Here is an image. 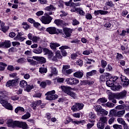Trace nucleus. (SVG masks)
<instances>
[{
    "label": "nucleus",
    "mask_w": 129,
    "mask_h": 129,
    "mask_svg": "<svg viewBox=\"0 0 129 129\" xmlns=\"http://www.w3.org/2000/svg\"><path fill=\"white\" fill-rule=\"evenodd\" d=\"M127 94V92L125 90H123L120 93H111L108 95V99L113 103H116V99H125Z\"/></svg>",
    "instance_id": "f257e3e1"
},
{
    "label": "nucleus",
    "mask_w": 129,
    "mask_h": 129,
    "mask_svg": "<svg viewBox=\"0 0 129 129\" xmlns=\"http://www.w3.org/2000/svg\"><path fill=\"white\" fill-rule=\"evenodd\" d=\"M7 124L8 127H22L23 129H27L28 127V124L26 122L20 121H14L12 119L8 120L7 122Z\"/></svg>",
    "instance_id": "f03ea898"
},
{
    "label": "nucleus",
    "mask_w": 129,
    "mask_h": 129,
    "mask_svg": "<svg viewBox=\"0 0 129 129\" xmlns=\"http://www.w3.org/2000/svg\"><path fill=\"white\" fill-rule=\"evenodd\" d=\"M8 100L9 98L7 96L0 95V103L2 105L8 110H13V106Z\"/></svg>",
    "instance_id": "7ed1b4c3"
},
{
    "label": "nucleus",
    "mask_w": 129,
    "mask_h": 129,
    "mask_svg": "<svg viewBox=\"0 0 129 129\" xmlns=\"http://www.w3.org/2000/svg\"><path fill=\"white\" fill-rule=\"evenodd\" d=\"M45 95H47L46 97L47 100H54L56 98H58V96L55 94V90L48 92Z\"/></svg>",
    "instance_id": "20e7f679"
},
{
    "label": "nucleus",
    "mask_w": 129,
    "mask_h": 129,
    "mask_svg": "<svg viewBox=\"0 0 129 129\" xmlns=\"http://www.w3.org/2000/svg\"><path fill=\"white\" fill-rule=\"evenodd\" d=\"M83 107H84V104L83 103H76L71 107V109L74 112H76V111H79V110L83 109Z\"/></svg>",
    "instance_id": "39448f33"
},
{
    "label": "nucleus",
    "mask_w": 129,
    "mask_h": 129,
    "mask_svg": "<svg viewBox=\"0 0 129 129\" xmlns=\"http://www.w3.org/2000/svg\"><path fill=\"white\" fill-rule=\"evenodd\" d=\"M52 20L53 18L49 15L46 16H42L40 19L41 22L42 23V24H44V25H49V24H50V23L52 22Z\"/></svg>",
    "instance_id": "423d86ee"
},
{
    "label": "nucleus",
    "mask_w": 129,
    "mask_h": 129,
    "mask_svg": "<svg viewBox=\"0 0 129 129\" xmlns=\"http://www.w3.org/2000/svg\"><path fill=\"white\" fill-rule=\"evenodd\" d=\"M47 32L50 34V35H54L55 34H60L62 33V30L56 28L55 27H50L46 29Z\"/></svg>",
    "instance_id": "0eeeda50"
},
{
    "label": "nucleus",
    "mask_w": 129,
    "mask_h": 129,
    "mask_svg": "<svg viewBox=\"0 0 129 129\" xmlns=\"http://www.w3.org/2000/svg\"><path fill=\"white\" fill-rule=\"evenodd\" d=\"M118 79L117 77H114L107 81L106 82L107 86L108 87H113V85H115L117 83V80Z\"/></svg>",
    "instance_id": "6e6552de"
},
{
    "label": "nucleus",
    "mask_w": 129,
    "mask_h": 129,
    "mask_svg": "<svg viewBox=\"0 0 129 129\" xmlns=\"http://www.w3.org/2000/svg\"><path fill=\"white\" fill-rule=\"evenodd\" d=\"M28 39L32 41L33 43H38L41 41V38L39 36L33 35L31 33L28 34Z\"/></svg>",
    "instance_id": "1a4fd4ad"
},
{
    "label": "nucleus",
    "mask_w": 129,
    "mask_h": 129,
    "mask_svg": "<svg viewBox=\"0 0 129 129\" xmlns=\"http://www.w3.org/2000/svg\"><path fill=\"white\" fill-rule=\"evenodd\" d=\"M121 80L122 81V84L123 87H126L129 85V80L126 77L121 75L120 77Z\"/></svg>",
    "instance_id": "9d476101"
},
{
    "label": "nucleus",
    "mask_w": 129,
    "mask_h": 129,
    "mask_svg": "<svg viewBox=\"0 0 129 129\" xmlns=\"http://www.w3.org/2000/svg\"><path fill=\"white\" fill-rule=\"evenodd\" d=\"M33 59L36 60L40 64L46 63V58L43 56H33Z\"/></svg>",
    "instance_id": "9b49d317"
},
{
    "label": "nucleus",
    "mask_w": 129,
    "mask_h": 129,
    "mask_svg": "<svg viewBox=\"0 0 129 129\" xmlns=\"http://www.w3.org/2000/svg\"><path fill=\"white\" fill-rule=\"evenodd\" d=\"M59 50H61V54L62 56H65L67 55V52L66 51V49H70V47L67 45H62L59 48Z\"/></svg>",
    "instance_id": "f8f14e48"
},
{
    "label": "nucleus",
    "mask_w": 129,
    "mask_h": 129,
    "mask_svg": "<svg viewBox=\"0 0 129 129\" xmlns=\"http://www.w3.org/2000/svg\"><path fill=\"white\" fill-rule=\"evenodd\" d=\"M11 47V41L6 40L4 42H0V48H10Z\"/></svg>",
    "instance_id": "ddd939ff"
},
{
    "label": "nucleus",
    "mask_w": 129,
    "mask_h": 129,
    "mask_svg": "<svg viewBox=\"0 0 129 129\" xmlns=\"http://www.w3.org/2000/svg\"><path fill=\"white\" fill-rule=\"evenodd\" d=\"M63 33L64 35H66V38H68V37H70L71 34H72V29L65 28L63 29Z\"/></svg>",
    "instance_id": "4468645a"
},
{
    "label": "nucleus",
    "mask_w": 129,
    "mask_h": 129,
    "mask_svg": "<svg viewBox=\"0 0 129 129\" xmlns=\"http://www.w3.org/2000/svg\"><path fill=\"white\" fill-rule=\"evenodd\" d=\"M60 88L63 91H64V93H66L67 94H68V95L71 92V91H70L71 90V87L61 86Z\"/></svg>",
    "instance_id": "2eb2a0df"
},
{
    "label": "nucleus",
    "mask_w": 129,
    "mask_h": 129,
    "mask_svg": "<svg viewBox=\"0 0 129 129\" xmlns=\"http://www.w3.org/2000/svg\"><path fill=\"white\" fill-rule=\"evenodd\" d=\"M41 102L42 101H41V100H38V101L32 102L30 105V106L33 108V109L35 110L36 109L37 106H39L40 104L42 105Z\"/></svg>",
    "instance_id": "dca6fc26"
},
{
    "label": "nucleus",
    "mask_w": 129,
    "mask_h": 129,
    "mask_svg": "<svg viewBox=\"0 0 129 129\" xmlns=\"http://www.w3.org/2000/svg\"><path fill=\"white\" fill-rule=\"evenodd\" d=\"M15 111L18 114H23L25 112V109L22 107L19 106L15 109Z\"/></svg>",
    "instance_id": "f3484780"
},
{
    "label": "nucleus",
    "mask_w": 129,
    "mask_h": 129,
    "mask_svg": "<svg viewBox=\"0 0 129 129\" xmlns=\"http://www.w3.org/2000/svg\"><path fill=\"white\" fill-rule=\"evenodd\" d=\"M33 26L35 28H36L39 31H44V30L45 29L44 27L41 26V24L38 22H35L34 24H33Z\"/></svg>",
    "instance_id": "a211bd4d"
},
{
    "label": "nucleus",
    "mask_w": 129,
    "mask_h": 129,
    "mask_svg": "<svg viewBox=\"0 0 129 129\" xmlns=\"http://www.w3.org/2000/svg\"><path fill=\"white\" fill-rule=\"evenodd\" d=\"M108 13L107 11H104L103 10H97L94 11V15L96 16H98V15H107Z\"/></svg>",
    "instance_id": "6ab92c4d"
},
{
    "label": "nucleus",
    "mask_w": 129,
    "mask_h": 129,
    "mask_svg": "<svg viewBox=\"0 0 129 129\" xmlns=\"http://www.w3.org/2000/svg\"><path fill=\"white\" fill-rule=\"evenodd\" d=\"M27 60L28 62L30 63V65H32V66H35V65H37V62L34 60V59H33V57H28L27 58Z\"/></svg>",
    "instance_id": "aec40b11"
},
{
    "label": "nucleus",
    "mask_w": 129,
    "mask_h": 129,
    "mask_svg": "<svg viewBox=\"0 0 129 129\" xmlns=\"http://www.w3.org/2000/svg\"><path fill=\"white\" fill-rule=\"evenodd\" d=\"M1 29L4 33H7L10 29L9 26H5V23L2 22L1 24Z\"/></svg>",
    "instance_id": "412c9836"
},
{
    "label": "nucleus",
    "mask_w": 129,
    "mask_h": 129,
    "mask_svg": "<svg viewBox=\"0 0 129 129\" xmlns=\"http://www.w3.org/2000/svg\"><path fill=\"white\" fill-rule=\"evenodd\" d=\"M16 82H17V81H16V80H9L6 83V86L7 87H10L11 86H14L16 84Z\"/></svg>",
    "instance_id": "4be33fe9"
},
{
    "label": "nucleus",
    "mask_w": 129,
    "mask_h": 129,
    "mask_svg": "<svg viewBox=\"0 0 129 129\" xmlns=\"http://www.w3.org/2000/svg\"><path fill=\"white\" fill-rule=\"evenodd\" d=\"M47 55H48V59L52 60V61H57V58L54 56V54H53V52H52V51H50L47 54Z\"/></svg>",
    "instance_id": "5701e85b"
},
{
    "label": "nucleus",
    "mask_w": 129,
    "mask_h": 129,
    "mask_svg": "<svg viewBox=\"0 0 129 129\" xmlns=\"http://www.w3.org/2000/svg\"><path fill=\"white\" fill-rule=\"evenodd\" d=\"M97 114L98 115H107V114H108V112L101 108Z\"/></svg>",
    "instance_id": "b1692460"
},
{
    "label": "nucleus",
    "mask_w": 129,
    "mask_h": 129,
    "mask_svg": "<svg viewBox=\"0 0 129 129\" xmlns=\"http://www.w3.org/2000/svg\"><path fill=\"white\" fill-rule=\"evenodd\" d=\"M74 77H76V78H82L83 77V73L81 72H76L74 73Z\"/></svg>",
    "instance_id": "393cba45"
},
{
    "label": "nucleus",
    "mask_w": 129,
    "mask_h": 129,
    "mask_svg": "<svg viewBox=\"0 0 129 129\" xmlns=\"http://www.w3.org/2000/svg\"><path fill=\"white\" fill-rule=\"evenodd\" d=\"M59 46L60 44L56 43L51 42L50 44V47L52 50H56V48H57V47H59Z\"/></svg>",
    "instance_id": "a878e982"
},
{
    "label": "nucleus",
    "mask_w": 129,
    "mask_h": 129,
    "mask_svg": "<svg viewBox=\"0 0 129 129\" xmlns=\"http://www.w3.org/2000/svg\"><path fill=\"white\" fill-rule=\"evenodd\" d=\"M14 39L15 41H19V42H23L24 40H26V38L23 36H19V35H17Z\"/></svg>",
    "instance_id": "bb28decb"
},
{
    "label": "nucleus",
    "mask_w": 129,
    "mask_h": 129,
    "mask_svg": "<svg viewBox=\"0 0 129 129\" xmlns=\"http://www.w3.org/2000/svg\"><path fill=\"white\" fill-rule=\"evenodd\" d=\"M122 88V87L120 85H114L111 89L112 90H113L114 91H118L120 89H121Z\"/></svg>",
    "instance_id": "cd10ccee"
},
{
    "label": "nucleus",
    "mask_w": 129,
    "mask_h": 129,
    "mask_svg": "<svg viewBox=\"0 0 129 129\" xmlns=\"http://www.w3.org/2000/svg\"><path fill=\"white\" fill-rule=\"evenodd\" d=\"M20 85L22 88H25L28 86V83L25 80H22L20 82Z\"/></svg>",
    "instance_id": "c85d7f7f"
},
{
    "label": "nucleus",
    "mask_w": 129,
    "mask_h": 129,
    "mask_svg": "<svg viewBox=\"0 0 129 129\" xmlns=\"http://www.w3.org/2000/svg\"><path fill=\"white\" fill-rule=\"evenodd\" d=\"M54 24L56 25V26H62L63 25V21L60 19H55L54 21Z\"/></svg>",
    "instance_id": "c756f323"
},
{
    "label": "nucleus",
    "mask_w": 129,
    "mask_h": 129,
    "mask_svg": "<svg viewBox=\"0 0 129 129\" xmlns=\"http://www.w3.org/2000/svg\"><path fill=\"white\" fill-rule=\"evenodd\" d=\"M125 113V110H123L121 111H118L116 112V116L118 117H121Z\"/></svg>",
    "instance_id": "7c9ffc66"
},
{
    "label": "nucleus",
    "mask_w": 129,
    "mask_h": 129,
    "mask_svg": "<svg viewBox=\"0 0 129 129\" xmlns=\"http://www.w3.org/2000/svg\"><path fill=\"white\" fill-rule=\"evenodd\" d=\"M33 52L35 54H41V53L43 52V50H42V47H39L38 48L34 49Z\"/></svg>",
    "instance_id": "2f4dec72"
},
{
    "label": "nucleus",
    "mask_w": 129,
    "mask_h": 129,
    "mask_svg": "<svg viewBox=\"0 0 129 129\" xmlns=\"http://www.w3.org/2000/svg\"><path fill=\"white\" fill-rule=\"evenodd\" d=\"M66 82L67 84L69 85H72L73 82V78H69L66 79Z\"/></svg>",
    "instance_id": "473e14b6"
},
{
    "label": "nucleus",
    "mask_w": 129,
    "mask_h": 129,
    "mask_svg": "<svg viewBox=\"0 0 129 129\" xmlns=\"http://www.w3.org/2000/svg\"><path fill=\"white\" fill-rule=\"evenodd\" d=\"M56 9V8H55L53 5H50L49 6H48L44 8V10L45 11H54V10Z\"/></svg>",
    "instance_id": "72a5a7b5"
},
{
    "label": "nucleus",
    "mask_w": 129,
    "mask_h": 129,
    "mask_svg": "<svg viewBox=\"0 0 129 129\" xmlns=\"http://www.w3.org/2000/svg\"><path fill=\"white\" fill-rule=\"evenodd\" d=\"M55 58H56V61L57 59H62V55H61V52H60V51L57 50L55 52Z\"/></svg>",
    "instance_id": "f704fd0d"
},
{
    "label": "nucleus",
    "mask_w": 129,
    "mask_h": 129,
    "mask_svg": "<svg viewBox=\"0 0 129 129\" xmlns=\"http://www.w3.org/2000/svg\"><path fill=\"white\" fill-rule=\"evenodd\" d=\"M27 60L24 57H21L17 60V63H20V64H23V63H25Z\"/></svg>",
    "instance_id": "c9c22d12"
},
{
    "label": "nucleus",
    "mask_w": 129,
    "mask_h": 129,
    "mask_svg": "<svg viewBox=\"0 0 129 129\" xmlns=\"http://www.w3.org/2000/svg\"><path fill=\"white\" fill-rule=\"evenodd\" d=\"M125 107V105L122 104V105H118L115 107V109H118V110H121L122 109H124Z\"/></svg>",
    "instance_id": "e433bc0d"
},
{
    "label": "nucleus",
    "mask_w": 129,
    "mask_h": 129,
    "mask_svg": "<svg viewBox=\"0 0 129 129\" xmlns=\"http://www.w3.org/2000/svg\"><path fill=\"white\" fill-rule=\"evenodd\" d=\"M94 109L96 111L97 114L99 113L100 110L101 109V106L99 105H96L94 106Z\"/></svg>",
    "instance_id": "4c0bfd02"
},
{
    "label": "nucleus",
    "mask_w": 129,
    "mask_h": 129,
    "mask_svg": "<svg viewBox=\"0 0 129 129\" xmlns=\"http://www.w3.org/2000/svg\"><path fill=\"white\" fill-rule=\"evenodd\" d=\"M98 103H105V102H107V99L105 98H101L98 100Z\"/></svg>",
    "instance_id": "58836bf2"
},
{
    "label": "nucleus",
    "mask_w": 129,
    "mask_h": 129,
    "mask_svg": "<svg viewBox=\"0 0 129 129\" xmlns=\"http://www.w3.org/2000/svg\"><path fill=\"white\" fill-rule=\"evenodd\" d=\"M7 66H8L7 64L0 62V71H4L5 67H7Z\"/></svg>",
    "instance_id": "ea45409f"
},
{
    "label": "nucleus",
    "mask_w": 129,
    "mask_h": 129,
    "mask_svg": "<svg viewBox=\"0 0 129 129\" xmlns=\"http://www.w3.org/2000/svg\"><path fill=\"white\" fill-rule=\"evenodd\" d=\"M107 121V118L105 116H102L100 118V122H102V123H105Z\"/></svg>",
    "instance_id": "a19ab883"
},
{
    "label": "nucleus",
    "mask_w": 129,
    "mask_h": 129,
    "mask_svg": "<svg viewBox=\"0 0 129 129\" xmlns=\"http://www.w3.org/2000/svg\"><path fill=\"white\" fill-rule=\"evenodd\" d=\"M89 116L90 118H91L92 119H95V118H96V115H95V113H94V112H90L89 114Z\"/></svg>",
    "instance_id": "79ce46f5"
},
{
    "label": "nucleus",
    "mask_w": 129,
    "mask_h": 129,
    "mask_svg": "<svg viewBox=\"0 0 129 129\" xmlns=\"http://www.w3.org/2000/svg\"><path fill=\"white\" fill-rule=\"evenodd\" d=\"M69 95L71 96V97H72L74 99H76V98H77V95L74 92L71 91V92H70V94H69Z\"/></svg>",
    "instance_id": "37998d69"
},
{
    "label": "nucleus",
    "mask_w": 129,
    "mask_h": 129,
    "mask_svg": "<svg viewBox=\"0 0 129 129\" xmlns=\"http://www.w3.org/2000/svg\"><path fill=\"white\" fill-rule=\"evenodd\" d=\"M117 121L118 123H120V124H125V121L122 118H118L117 119Z\"/></svg>",
    "instance_id": "c03bdc74"
},
{
    "label": "nucleus",
    "mask_w": 129,
    "mask_h": 129,
    "mask_svg": "<svg viewBox=\"0 0 129 129\" xmlns=\"http://www.w3.org/2000/svg\"><path fill=\"white\" fill-rule=\"evenodd\" d=\"M96 70H93L90 72H88L87 73V76H92L93 75H95V74H96Z\"/></svg>",
    "instance_id": "a18cd8bd"
},
{
    "label": "nucleus",
    "mask_w": 129,
    "mask_h": 129,
    "mask_svg": "<svg viewBox=\"0 0 129 129\" xmlns=\"http://www.w3.org/2000/svg\"><path fill=\"white\" fill-rule=\"evenodd\" d=\"M104 106H107V107H114V104L108 102L106 104H104Z\"/></svg>",
    "instance_id": "49530a36"
},
{
    "label": "nucleus",
    "mask_w": 129,
    "mask_h": 129,
    "mask_svg": "<svg viewBox=\"0 0 129 129\" xmlns=\"http://www.w3.org/2000/svg\"><path fill=\"white\" fill-rule=\"evenodd\" d=\"M97 126L98 128L103 129L104 128V124L103 123L99 122L98 123H97Z\"/></svg>",
    "instance_id": "de8ad7c7"
},
{
    "label": "nucleus",
    "mask_w": 129,
    "mask_h": 129,
    "mask_svg": "<svg viewBox=\"0 0 129 129\" xmlns=\"http://www.w3.org/2000/svg\"><path fill=\"white\" fill-rule=\"evenodd\" d=\"M31 116V114L30 113H26V114L24 115L22 117V119H28Z\"/></svg>",
    "instance_id": "09e8293b"
},
{
    "label": "nucleus",
    "mask_w": 129,
    "mask_h": 129,
    "mask_svg": "<svg viewBox=\"0 0 129 129\" xmlns=\"http://www.w3.org/2000/svg\"><path fill=\"white\" fill-rule=\"evenodd\" d=\"M106 65H107V62L106 61L104 60H102L101 61V66L102 67V68H105V67H106Z\"/></svg>",
    "instance_id": "8fccbe9b"
},
{
    "label": "nucleus",
    "mask_w": 129,
    "mask_h": 129,
    "mask_svg": "<svg viewBox=\"0 0 129 129\" xmlns=\"http://www.w3.org/2000/svg\"><path fill=\"white\" fill-rule=\"evenodd\" d=\"M47 68H41L39 69V72L43 74V73H47Z\"/></svg>",
    "instance_id": "3c124183"
},
{
    "label": "nucleus",
    "mask_w": 129,
    "mask_h": 129,
    "mask_svg": "<svg viewBox=\"0 0 129 129\" xmlns=\"http://www.w3.org/2000/svg\"><path fill=\"white\" fill-rule=\"evenodd\" d=\"M70 68V66L67 65V66H63L62 67V72L63 74H65V71L67 70V69H69Z\"/></svg>",
    "instance_id": "603ef678"
},
{
    "label": "nucleus",
    "mask_w": 129,
    "mask_h": 129,
    "mask_svg": "<svg viewBox=\"0 0 129 129\" xmlns=\"http://www.w3.org/2000/svg\"><path fill=\"white\" fill-rule=\"evenodd\" d=\"M109 116H116V112L114 110H111L109 113Z\"/></svg>",
    "instance_id": "864d4df0"
},
{
    "label": "nucleus",
    "mask_w": 129,
    "mask_h": 129,
    "mask_svg": "<svg viewBox=\"0 0 129 129\" xmlns=\"http://www.w3.org/2000/svg\"><path fill=\"white\" fill-rule=\"evenodd\" d=\"M79 83V80L73 78V85H77Z\"/></svg>",
    "instance_id": "5fc2aeb1"
},
{
    "label": "nucleus",
    "mask_w": 129,
    "mask_h": 129,
    "mask_svg": "<svg viewBox=\"0 0 129 129\" xmlns=\"http://www.w3.org/2000/svg\"><path fill=\"white\" fill-rule=\"evenodd\" d=\"M78 13H79L80 16H84V15H85V13H84V11H83V10H82V9L80 8H78Z\"/></svg>",
    "instance_id": "6e6d98bb"
},
{
    "label": "nucleus",
    "mask_w": 129,
    "mask_h": 129,
    "mask_svg": "<svg viewBox=\"0 0 129 129\" xmlns=\"http://www.w3.org/2000/svg\"><path fill=\"white\" fill-rule=\"evenodd\" d=\"M33 88H34V86L27 85L26 86V91H27V92H30V91H31Z\"/></svg>",
    "instance_id": "4d7b16f0"
},
{
    "label": "nucleus",
    "mask_w": 129,
    "mask_h": 129,
    "mask_svg": "<svg viewBox=\"0 0 129 129\" xmlns=\"http://www.w3.org/2000/svg\"><path fill=\"white\" fill-rule=\"evenodd\" d=\"M71 121L73 122V119L70 117H67L64 123H66V124H67V123H69V122H71Z\"/></svg>",
    "instance_id": "13d9d810"
},
{
    "label": "nucleus",
    "mask_w": 129,
    "mask_h": 129,
    "mask_svg": "<svg viewBox=\"0 0 129 129\" xmlns=\"http://www.w3.org/2000/svg\"><path fill=\"white\" fill-rule=\"evenodd\" d=\"M113 128H115V129H122V126H121V125L115 124L113 125Z\"/></svg>",
    "instance_id": "bf43d9fd"
},
{
    "label": "nucleus",
    "mask_w": 129,
    "mask_h": 129,
    "mask_svg": "<svg viewBox=\"0 0 129 129\" xmlns=\"http://www.w3.org/2000/svg\"><path fill=\"white\" fill-rule=\"evenodd\" d=\"M23 29H25V30H28V29H29V28H30V26H29V25H28V24H27V23L26 22H23Z\"/></svg>",
    "instance_id": "052dcab7"
},
{
    "label": "nucleus",
    "mask_w": 129,
    "mask_h": 129,
    "mask_svg": "<svg viewBox=\"0 0 129 129\" xmlns=\"http://www.w3.org/2000/svg\"><path fill=\"white\" fill-rule=\"evenodd\" d=\"M51 73L52 74H54V75H57V73H58V71L56 68H52L51 69Z\"/></svg>",
    "instance_id": "680f3d73"
},
{
    "label": "nucleus",
    "mask_w": 129,
    "mask_h": 129,
    "mask_svg": "<svg viewBox=\"0 0 129 129\" xmlns=\"http://www.w3.org/2000/svg\"><path fill=\"white\" fill-rule=\"evenodd\" d=\"M21 75H23L24 76V79H30V74H24V73H22Z\"/></svg>",
    "instance_id": "e2e57ef3"
},
{
    "label": "nucleus",
    "mask_w": 129,
    "mask_h": 129,
    "mask_svg": "<svg viewBox=\"0 0 129 129\" xmlns=\"http://www.w3.org/2000/svg\"><path fill=\"white\" fill-rule=\"evenodd\" d=\"M20 45H21V43L18 41L12 42V45L13 47H18V46H20Z\"/></svg>",
    "instance_id": "0e129e2a"
},
{
    "label": "nucleus",
    "mask_w": 129,
    "mask_h": 129,
    "mask_svg": "<svg viewBox=\"0 0 129 129\" xmlns=\"http://www.w3.org/2000/svg\"><path fill=\"white\" fill-rule=\"evenodd\" d=\"M73 73V70H72V69H69V70H67L66 71H65V74H64L65 75H70L71 74V73Z\"/></svg>",
    "instance_id": "69168bd1"
},
{
    "label": "nucleus",
    "mask_w": 129,
    "mask_h": 129,
    "mask_svg": "<svg viewBox=\"0 0 129 129\" xmlns=\"http://www.w3.org/2000/svg\"><path fill=\"white\" fill-rule=\"evenodd\" d=\"M86 19H87V20H92V15H91V14L87 13L86 15Z\"/></svg>",
    "instance_id": "338daca9"
},
{
    "label": "nucleus",
    "mask_w": 129,
    "mask_h": 129,
    "mask_svg": "<svg viewBox=\"0 0 129 129\" xmlns=\"http://www.w3.org/2000/svg\"><path fill=\"white\" fill-rule=\"evenodd\" d=\"M73 116L74 117H76L77 118H79L80 117V113L77 112V113H75L72 114Z\"/></svg>",
    "instance_id": "774afa93"
}]
</instances>
